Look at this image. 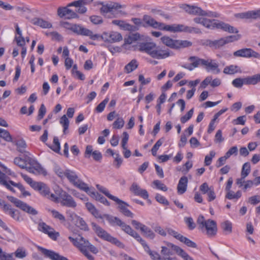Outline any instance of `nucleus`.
Returning <instances> with one entry per match:
<instances>
[{
    "instance_id": "16",
    "label": "nucleus",
    "mask_w": 260,
    "mask_h": 260,
    "mask_svg": "<svg viewBox=\"0 0 260 260\" xmlns=\"http://www.w3.org/2000/svg\"><path fill=\"white\" fill-rule=\"evenodd\" d=\"M130 190L135 195L140 196L144 199H148V193L146 189L141 188L137 184L133 183L130 188Z\"/></svg>"
},
{
    "instance_id": "51",
    "label": "nucleus",
    "mask_w": 260,
    "mask_h": 260,
    "mask_svg": "<svg viewBox=\"0 0 260 260\" xmlns=\"http://www.w3.org/2000/svg\"><path fill=\"white\" fill-rule=\"evenodd\" d=\"M51 149L55 152L58 153L60 151V146L59 140L57 137H55L53 139V144L51 147Z\"/></svg>"
},
{
    "instance_id": "3",
    "label": "nucleus",
    "mask_w": 260,
    "mask_h": 260,
    "mask_svg": "<svg viewBox=\"0 0 260 260\" xmlns=\"http://www.w3.org/2000/svg\"><path fill=\"white\" fill-rule=\"evenodd\" d=\"M7 198L9 201L13 203L16 207L19 208L27 213L32 215L38 214V212L35 208L17 198L13 196H7Z\"/></svg>"
},
{
    "instance_id": "58",
    "label": "nucleus",
    "mask_w": 260,
    "mask_h": 260,
    "mask_svg": "<svg viewBox=\"0 0 260 260\" xmlns=\"http://www.w3.org/2000/svg\"><path fill=\"white\" fill-rule=\"evenodd\" d=\"M21 176L23 178V179L29 184L34 189L35 188V186L37 185L39 182H35L32 180V179L28 177L27 175L21 173Z\"/></svg>"
},
{
    "instance_id": "11",
    "label": "nucleus",
    "mask_w": 260,
    "mask_h": 260,
    "mask_svg": "<svg viewBox=\"0 0 260 260\" xmlns=\"http://www.w3.org/2000/svg\"><path fill=\"white\" fill-rule=\"evenodd\" d=\"M204 59H202L198 56H192L188 58V60L190 62V64H184L182 67L189 71L193 70L194 68H198L199 66H203Z\"/></svg>"
},
{
    "instance_id": "30",
    "label": "nucleus",
    "mask_w": 260,
    "mask_h": 260,
    "mask_svg": "<svg viewBox=\"0 0 260 260\" xmlns=\"http://www.w3.org/2000/svg\"><path fill=\"white\" fill-rule=\"evenodd\" d=\"M74 186L84 191L90 196H92V192H94L93 189H91L88 187L87 184L83 182L80 179H78V180L74 184Z\"/></svg>"
},
{
    "instance_id": "37",
    "label": "nucleus",
    "mask_w": 260,
    "mask_h": 260,
    "mask_svg": "<svg viewBox=\"0 0 260 260\" xmlns=\"http://www.w3.org/2000/svg\"><path fill=\"white\" fill-rule=\"evenodd\" d=\"M221 229L225 235H228L232 232V224L228 220L223 222L221 224Z\"/></svg>"
},
{
    "instance_id": "13",
    "label": "nucleus",
    "mask_w": 260,
    "mask_h": 260,
    "mask_svg": "<svg viewBox=\"0 0 260 260\" xmlns=\"http://www.w3.org/2000/svg\"><path fill=\"white\" fill-rule=\"evenodd\" d=\"M39 226L40 231L48 234L49 237L53 240H55L59 235L58 232H56L52 228L44 222L40 223Z\"/></svg>"
},
{
    "instance_id": "45",
    "label": "nucleus",
    "mask_w": 260,
    "mask_h": 260,
    "mask_svg": "<svg viewBox=\"0 0 260 260\" xmlns=\"http://www.w3.org/2000/svg\"><path fill=\"white\" fill-rule=\"evenodd\" d=\"M250 172V165L249 162H245L242 167L241 176L246 177Z\"/></svg>"
},
{
    "instance_id": "12",
    "label": "nucleus",
    "mask_w": 260,
    "mask_h": 260,
    "mask_svg": "<svg viewBox=\"0 0 260 260\" xmlns=\"http://www.w3.org/2000/svg\"><path fill=\"white\" fill-rule=\"evenodd\" d=\"M181 8H182L186 12L189 14L200 16H211L206 12L198 7L190 6L188 5H184L181 7Z\"/></svg>"
},
{
    "instance_id": "50",
    "label": "nucleus",
    "mask_w": 260,
    "mask_h": 260,
    "mask_svg": "<svg viewBox=\"0 0 260 260\" xmlns=\"http://www.w3.org/2000/svg\"><path fill=\"white\" fill-rule=\"evenodd\" d=\"M115 5L107 4L103 6L101 8L100 11L102 14H106L109 12H111L114 9Z\"/></svg>"
},
{
    "instance_id": "27",
    "label": "nucleus",
    "mask_w": 260,
    "mask_h": 260,
    "mask_svg": "<svg viewBox=\"0 0 260 260\" xmlns=\"http://www.w3.org/2000/svg\"><path fill=\"white\" fill-rule=\"evenodd\" d=\"M30 167H27L24 169H26L27 171L31 173H39L44 175H46L47 172L45 170L42 168L39 164L37 163L35 161V165H30Z\"/></svg>"
},
{
    "instance_id": "29",
    "label": "nucleus",
    "mask_w": 260,
    "mask_h": 260,
    "mask_svg": "<svg viewBox=\"0 0 260 260\" xmlns=\"http://www.w3.org/2000/svg\"><path fill=\"white\" fill-rule=\"evenodd\" d=\"M187 183V177L182 176L181 177L177 185V192L179 194H182L186 191Z\"/></svg>"
},
{
    "instance_id": "33",
    "label": "nucleus",
    "mask_w": 260,
    "mask_h": 260,
    "mask_svg": "<svg viewBox=\"0 0 260 260\" xmlns=\"http://www.w3.org/2000/svg\"><path fill=\"white\" fill-rule=\"evenodd\" d=\"M80 35L85 36L89 37L90 39L92 40H99L100 35L98 34H93V32L82 26Z\"/></svg>"
},
{
    "instance_id": "56",
    "label": "nucleus",
    "mask_w": 260,
    "mask_h": 260,
    "mask_svg": "<svg viewBox=\"0 0 260 260\" xmlns=\"http://www.w3.org/2000/svg\"><path fill=\"white\" fill-rule=\"evenodd\" d=\"M215 155V152L214 151H211L209 155H207L205 157V165L206 166H209L213 158Z\"/></svg>"
},
{
    "instance_id": "26",
    "label": "nucleus",
    "mask_w": 260,
    "mask_h": 260,
    "mask_svg": "<svg viewBox=\"0 0 260 260\" xmlns=\"http://www.w3.org/2000/svg\"><path fill=\"white\" fill-rule=\"evenodd\" d=\"M206 44L207 46L215 49H218L226 44L224 38L214 41L207 40L206 41Z\"/></svg>"
},
{
    "instance_id": "21",
    "label": "nucleus",
    "mask_w": 260,
    "mask_h": 260,
    "mask_svg": "<svg viewBox=\"0 0 260 260\" xmlns=\"http://www.w3.org/2000/svg\"><path fill=\"white\" fill-rule=\"evenodd\" d=\"M70 217L72 220H74V223L81 230L85 231H87L89 230V228L87 224L82 218L76 215L74 213L71 214Z\"/></svg>"
},
{
    "instance_id": "20",
    "label": "nucleus",
    "mask_w": 260,
    "mask_h": 260,
    "mask_svg": "<svg viewBox=\"0 0 260 260\" xmlns=\"http://www.w3.org/2000/svg\"><path fill=\"white\" fill-rule=\"evenodd\" d=\"M123 231L126 234L134 237L138 242H139L142 245L143 248L146 247V246L148 245L146 241L143 240L136 232L133 230L129 225H127L125 229H123Z\"/></svg>"
},
{
    "instance_id": "52",
    "label": "nucleus",
    "mask_w": 260,
    "mask_h": 260,
    "mask_svg": "<svg viewBox=\"0 0 260 260\" xmlns=\"http://www.w3.org/2000/svg\"><path fill=\"white\" fill-rule=\"evenodd\" d=\"M3 138L7 142H12V137L8 131L2 129L0 134V139Z\"/></svg>"
},
{
    "instance_id": "28",
    "label": "nucleus",
    "mask_w": 260,
    "mask_h": 260,
    "mask_svg": "<svg viewBox=\"0 0 260 260\" xmlns=\"http://www.w3.org/2000/svg\"><path fill=\"white\" fill-rule=\"evenodd\" d=\"M34 189L39 191L42 195L49 198L50 189L45 183L39 182Z\"/></svg>"
},
{
    "instance_id": "8",
    "label": "nucleus",
    "mask_w": 260,
    "mask_h": 260,
    "mask_svg": "<svg viewBox=\"0 0 260 260\" xmlns=\"http://www.w3.org/2000/svg\"><path fill=\"white\" fill-rule=\"evenodd\" d=\"M38 249L47 258L51 260H69L66 257L60 255L52 250H48L40 246H38Z\"/></svg>"
},
{
    "instance_id": "61",
    "label": "nucleus",
    "mask_w": 260,
    "mask_h": 260,
    "mask_svg": "<svg viewBox=\"0 0 260 260\" xmlns=\"http://www.w3.org/2000/svg\"><path fill=\"white\" fill-rule=\"evenodd\" d=\"M15 255L16 257L23 258L26 256L27 254L26 251L23 248H19L16 250Z\"/></svg>"
},
{
    "instance_id": "36",
    "label": "nucleus",
    "mask_w": 260,
    "mask_h": 260,
    "mask_svg": "<svg viewBox=\"0 0 260 260\" xmlns=\"http://www.w3.org/2000/svg\"><path fill=\"white\" fill-rule=\"evenodd\" d=\"M138 66V63L136 59H133L125 66L124 70L127 73H130L136 70Z\"/></svg>"
},
{
    "instance_id": "6",
    "label": "nucleus",
    "mask_w": 260,
    "mask_h": 260,
    "mask_svg": "<svg viewBox=\"0 0 260 260\" xmlns=\"http://www.w3.org/2000/svg\"><path fill=\"white\" fill-rule=\"evenodd\" d=\"M100 40L112 43L121 41L122 37L119 32L116 31L104 32L102 35H100Z\"/></svg>"
},
{
    "instance_id": "44",
    "label": "nucleus",
    "mask_w": 260,
    "mask_h": 260,
    "mask_svg": "<svg viewBox=\"0 0 260 260\" xmlns=\"http://www.w3.org/2000/svg\"><path fill=\"white\" fill-rule=\"evenodd\" d=\"M145 251L149 254L153 260H160V256L156 252L152 251L149 246L147 245L144 248Z\"/></svg>"
},
{
    "instance_id": "7",
    "label": "nucleus",
    "mask_w": 260,
    "mask_h": 260,
    "mask_svg": "<svg viewBox=\"0 0 260 260\" xmlns=\"http://www.w3.org/2000/svg\"><path fill=\"white\" fill-rule=\"evenodd\" d=\"M203 67L205 68L207 72H211L216 74L220 72L218 63L216 62L215 60L211 58L204 59Z\"/></svg>"
},
{
    "instance_id": "46",
    "label": "nucleus",
    "mask_w": 260,
    "mask_h": 260,
    "mask_svg": "<svg viewBox=\"0 0 260 260\" xmlns=\"http://www.w3.org/2000/svg\"><path fill=\"white\" fill-rule=\"evenodd\" d=\"M241 196L242 193L240 190L237 191L236 193H235L233 191H229V192H228L226 195V198L229 200H237L239 199L241 197Z\"/></svg>"
},
{
    "instance_id": "23",
    "label": "nucleus",
    "mask_w": 260,
    "mask_h": 260,
    "mask_svg": "<svg viewBox=\"0 0 260 260\" xmlns=\"http://www.w3.org/2000/svg\"><path fill=\"white\" fill-rule=\"evenodd\" d=\"M168 246L171 247L177 253V254L181 256L184 260H194L180 247L171 243H168Z\"/></svg>"
},
{
    "instance_id": "53",
    "label": "nucleus",
    "mask_w": 260,
    "mask_h": 260,
    "mask_svg": "<svg viewBox=\"0 0 260 260\" xmlns=\"http://www.w3.org/2000/svg\"><path fill=\"white\" fill-rule=\"evenodd\" d=\"M153 184L155 186L156 188L158 189L164 191H166L168 190V187L160 181L156 180L153 181Z\"/></svg>"
},
{
    "instance_id": "17",
    "label": "nucleus",
    "mask_w": 260,
    "mask_h": 260,
    "mask_svg": "<svg viewBox=\"0 0 260 260\" xmlns=\"http://www.w3.org/2000/svg\"><path fill=\"white\" fill-rule=\"evenodd\" d=\"M104 217L112 225H118L121 228V229L123 231V229L127 226V224L120 220L117 217H114L109 214H104Z\"/></svg>"
},
{
    "instance_id": "34",
    "label": "nucleus",
    "mask_w": 260,
    "mask_h": 260,
    "mask_svg": "<svg viewBox=\"0 0 260 260\" xmlns=\"http://www.w3.org/2000/svg\"><path fill=\"white\" fill-rule=\"evenodd\" d=\"M96 187L100 191H101V192L104 193L106 196H107L110 199H111L114 201H119V199H118L117 197H116L115 196H114L111 194L109 193L108 189L106 188H105V187L102 186L99 184H97L96 185Z\"/></svg>"
},
{
    "instance_id": "48",
    "label": "nucleus",
    "mask_w": 260,
    "mask_h": 260,
    "mask_svg": "<svg viewBox=\"0 0 260 260\" xmlns=\"http://www.w3.org/2000/svg\"><path fill=\"white\" fill-rule=\"evenodd\" d=\"M179 241L182 243H184L188 247L196 248L197 246L196 243L191 241L187 238L184 237L183 236H182V237H181V238Z\"/></svg>"
},
{
    "instance_id": "5",
    "label": "nucleus",
    "mask_w": 260,
    "mask_h": 260,
    "mask_svg": "<svg viewBox=\"0 0 260 260\" xmlns=\"http://www.w3.org/2000/svg\"><path fill=\"white\" fill-rule=\"evenodd\" d=\"M236 57H242L245 58L254 57L260 59V54L255 52L251 48H242L239 49L233 53Z\"/></svg>"
},
{
    "instance_id": "14",
    "label": "nucleus",
    "mask_w": 260,
    "mask_h": 260,
    "mask_svg": "<svg viewBox=\"0 0 260 260\" xmlns=\"http://www.w3.org/2000/svg\"><path fill=\"white\" fill-rule=\"evenodd\" d=\"M142 21L145 23L143 24L144 27L151 26L154 28L161 29L164 23L155 21L152 17L148 15H144Z\"/></svg>"
},
{
    "instance_id": "40",
    "label": "nucleus",
    "mask_w": 260,
    "mask_h": 260,
    "mask_svg": "<svg viewBox=\"0 0 260 260\" xmlns=\"http://www.w3.org/2000/svg\"><path fill=\"white\" fill-rule=\"evenodd\" d=\"M17 146V150L20 153H28L25 151L26 147V144L25 141L23 139L18 140L15 143Z\"/></svg>"
},
{
    "instance_id": "35",
    "label": "nucleus",
    "mask_w": 260,
    "mask_h": 260,
    "mask_svg": "<svg viewBox=\"0 0 260 260\" xmlns=\"http://www.w3.org/2000/svg\"><path fill=\"white\" fill-rule=\"evenodd\" d=\"M223 72L225 74H234L238 72H241L240 68L236 65H230L224 68Z\"/></svg>"
},
{
    "instance_id": "24",
    "label": "nucleus",
    "mask_w": 260,
    "mask_h": 260,
    "mask_svg": "<svg viewBox=\"0 0 260 260\" xmlns=\"http://www.w3.org/2000/svg\"><path fill=\"white\" fill-rule=\"evenodd\" d=\"M194 22L199 24H201L204 26L213 29V25L216 22V20H210L203 17H196L193 19Z\"/></svg>"
},
{
    "instance_id": "39",
    "label": "nucleus",
    "mask_w": 260,
    "mask_h": 260,
    "mask_svg": "<svg viewBox=\"0 0 260 260\" xmlns=\"http://www.w3.org/2000/svg\"><path fill=\"white\" fill-rule=\"evenodd\" d=\"M92 198L95 199L96 200L99 201L101 203H103L104 205L109 206L110 203L104 197L102 196L100 194H99L97 192L94 191V192H92V196H91Z\"/></svg>"
},
{
    "instance_id": "1",
    "label": "nucleus",
    "mask_w": 260,
    "mask_h": 260,
    "mask_svg": "<svg viewBox=\"0 0 260 260\" xmlns=\"http://www.w3.org/2000/svg\"><path fill=\"white\" fill-rule=\"evenodd\" d=\"M142 42H139L137 45L138 50L145 52L153 58L158 59L166 58L170 56L168 51L162 50L157 46L153 42L148 41V37H146Z\"/></svg>"
},
{
    "instance_id": "62",
    "label": "nucleus",
    "mask_w": 260,
    "mask_h": 260,
    "mask_svg": "<svg viewBox=\"0 0 260 260\" xmlns=\"http://www.w3.org/2000/svg\"><path fill=\"white\" fill-rule=\"evenodd\" d=\"M226 44L238 41L241 38L240 35H231L224 37Z\"/></svg>"
},
{
    "instance_id": "41",
    "label": "nucleus",
    "mask_w": 260,
    "mask_h": 260,
    "mask_svg": "<svg viewBox=\"0 0 260 260\" xmlns=\"http://www.w3.org/2000/svg\"><path fill=\"white\" fill-rule=\"evenodd\" d=\"M143 235L147 238L153 239L155 237V233L148 227L145 226L141 231Z\"/></svg>"
},
{
    "instance_id": "59",
    "label": "nucleus",
    "mask_w": 260,
    "mask_h": 260,
    "mask_svg": "<svg viewBox=\"0 0 260 260\" xmlns=\"http://www.w3.org/2000/svg\"><path fill=\"white\" fill-rule=\"evenodd\" d=\"M166 233L167 232L168 234L173 236L174 238L177 239L178 240H180L181 237H182V235L180 234L178 232H176L174 230L170 228H166Z\"/></svg>"
},
{
    "instance_id": "22",
    "label": "nucleus",
    "mask_w": 260,
    "mask_h": 260,
    "mask_svg": "<svg viewBox=\"0 0 260 260\" xmlns=\"http://www.w3.org/2000/svg\"><path fill=\"white\" fill-rule=\"evenodd\" d=\"M112 23L114 25L119 26L121 29L124 30L135 31L139 29L138 26L131 25L123 20H114L112 21Z\"/></svg>"
},
{
    "instance_id": "18",
    "label": "nucleus",
    "mask_w": 260,
    "mask_h": 260,
    "mask_svg": "<svg viewBox=\"0 0 260 260\" xmlns=\"http://www.w3.org/2000/svg\"><path fill=\"white\" fill-rule=\"evenodd\" d=\"M220 28L229 33L237 34L239 31L236 28L230 25V24L225 23L223 22H218L216 20V22H215V24L213 25V28Z\"/></svg>"
},
{
    "instance_id": "32",
    "label": "nucleus",
    "mask_w": 260,
    "mask_h": 260,
    "mask_svg": "<svg viewBox=\"0 0 260 260\" xmlns=\"http://www.w3.org/2000/svg\"><path fill=\"white\" fill-rule=\"evenodd\" d=\"M64 177H66L69 182L73 185L79 179L78 176L74 171L69 169L65 170Z\"/></svg>"
},
{
    "instance_id": "9",
    "label": "nucleus",
    "mask_w": 260,
    "mask_h": 260,
    "mask_svg": "<svg viewBox=\"0 0 260 260\" xmlns=\"http://www.w3.org/2000/svg\"><path fill=\"white\" fill-rule=\"evenodd\" d=\"M201 229L206 231V234L209 237L214 236L217 232L216 223L213 220L208 219Z\"/></svg>"
},
{
    "instance_id": "15",
    "label": "nucleus",
    "mask_w": 260,
    "mask_h": 260,
    "mask_svg": "<svg viewBox=\"0 0 260 260\" xmlns=\"http://www.w3.org/2000/svg\"><path fill=\"white\" fill-rule=\"evenodd\" d=\"M14 163L20 168L24 169V168H26L27 164L30 165H35V160L32 158L27 156H25V159L17 157L14 158Z\"/></svg>"
},
{
    "instance_id": "54",
    "label": "nucleus",
    "mask_w": 260,
    "mask_h": 260,
    "mask_svg": "<svg viewBox=\"0 0 260 260\" xmlns=\"http://www.w3.org/2000/svg\"><path fill=\"white\" fill-rule=\"evenodd\" d=\"M124 124V121L122 117H118L113 124V128L116 129L121 128Z\"/></svg>"
},
{
    "instance_id": "64",
    "label": "nucleus",
    "mask_w": 260,
    "mask_h": 260,
    "mask_svg": "<svg viewBox=\"0 0 260 260\" xmlns=\"http://www.w3.org/2000/svg\"><path fill=\"white\" fill-rule=\"evenodd\" d=\"M109 101L108 98H106L104 101H103L101 103H100L98 106L95 108V110L98 113H101L105 109L106 105L108 103Z\"/></svg>"
},
{
    "instance_id": "2",
    "label": "nucleus",
    "mask_w": 260,
    "mask_h": 260,
    "mask_svg": "<svg viewBox=\"0 0 260 260\" xmlns=\"http://www.w3.org/2000/svg\"><path fill=\"white\" fill-rule=\"evenodd\" d=\"M91 225L92 230L99 238L114 244L118 247H121L123 246V244L117 238L112 237L102 227L94 222H92Z\"/></svg>"
},
{
    "instance_id": "19",
    "label": "nucleus",
    "mask_w": 260,
    "mask_h": 260,
    "mask_svg": "<svg viewBox=\"0 0 260 260\" xmlns=\"http://www.w3.org/2000/svg\"><path fill=\"white\" fill-rule=\"evenodd\" d=\"M123 231L126 234L134 237L138 242H139L142 245L143 248L146 247V246L148 245L146 241L143 240L136 232L133 230L129 225H127L125 229H123Z\"/></svg>"
},
{
    "instance_id": "55",
    "label": "nucleus",
    "mask_w": 260,
    "mask_h": 260,
    "mask_svg": "<svg viewBox=\"0 0 260 260\" xmlns=\"http://www.w3.org/2000/svg\"><path fill=\"white\" fill-rule=\"evenodd\" d=\"M50 211L54 218L58 219L60 221L62 222H64L66 221L64 216L62 214L60 213L59 212L55 210H51Z\"/></svg>"
},
{
    "instance_id": "42",
    "label": "nucleus",
    "mask_w": 260,
    "mask_h": 260,
    "mask_svg": "<svg viewBox=\"0 0 260 260\" xmlns=\"http://www.w3.org/2000/svg\"><path fill=\"white\" fill-rule=\"evenodd\" d=\"M192 43L187 40H176L175 49L191 46Z\"/></svg>"
},
{
    "instance_id": "10",
    "label": "nucleus",
    "mask_w": 260,
    "mask_h": 260,
    "mask_svg": "<svg viewBox=\"0 0 260 260\" xmlns=\"http://www.w3.org/2000/svg\"><path fill=\"white\" fill-rule=\"evenodd\" d=\"M59 198L61 200L60 203L62 205L68 207L75 208L77 204L71 196L66 192L62 191L59 194Z\"/></svg>"
},
{
    "instance_id": "43",
    "label": "nucleus",
    "mask_w": 260,
    "mask_h": 260,
    "mask_svg": "<svg viewBox=\"0 0 260 260\" xmlns=\"http://www.w3.org/2000/svg\"><path fill=\"white\" fill-rule=\"evenodd\" d=\"M60 123L63 126V133L64 134H66V131L68 129L69 125V120L68 118L67 117L66 115H63L60 119L59 120Z\"/></svg>"
},
{
    "instance_id": "25",
    "label": "nucleus",
    "mask_w": 260,
    "mask_h": 260,
    "mask_svg": "<svg viewBox=\"0 0 260 260\" xmlns=\"http://www.w3.org/2000/svg\"><path fill=\"white\" fill-rule=\"evenodd\" d=\"M117 204H118V208L120 211L125 216L129 217H133V213L129 210L127 207L128 206V204L126 202L119 199V201H115Z\"/></svg>"
},
{
    "instance_id": "49",
    "label": "nucleus",
    "mask_w": 260,
    "mask_h": 260,
    "mask_svg": "<svg viewBox=\"0 0 260 260\" xmlns=\"http://www.w3.org/2000/svg\"><path fill=\"white\" fill-rule=\"evenodd\" d=\"M8 214L10 215L14 220L17 221H21L22 220V218L21 217L20 215V212L15 209L10 211V212L8 213Z\"/></svg>"
},
{
    "instance_id": "57",
    "label": "nucleus",
    "mask_w": 260,
    "mask_h": 260,
    "mask_svg": "<svg viewBox=\"0 0 260 260\" xmlns=\"http://www.w3.org/2000/svg\"><path fill=\"white\" fill-rule=\"evenodd\" d=\"M232 84L237 88H241L243 84H245L244 78H236L232 81Z\"/></svg>"
},
{
    "instance_id": "4",
    "label": "nucleus",
    "mask_w": 260,
    "mask_h": 260,
    "mask_svg": "<svg viewBox=\"0 0 260 260\" xmlns=\"http://www.w3.org/2000/svg\"><path fill=\"white\" fill-rule=\"evenodd\" d=\"M68 238L81 252L87 249V246L89 245V242L80 235L74 234L73 236H69Z\"/></svg>"
},
{
    "instance_id": "47",
    "label": "nucleus",
    "mask_w": 260,
    "mask_h": 260,
    "mask_svg": "<svg viewBox=\"0 0 260 260\" xmlns=\"http://www.w3.org/2000/svg\"><path fill=\"white\" fill-rule=\"evenodd\" d=\"M152 228L153 230L160 235L165 237L167 235L166 230L162 229L159 224H153L152 225Z\"/></svg>"
},
{
    "instance_id": "31",
    "label": "nucleus",
    "mask_w": 260,
    "mask_h": 260,
    "mask_svg": "<svg viewBox=\"0 0 260 260\" xmlns=\"http://www.w3.org/2000/svg\"><path fill=\"white\" fill-rule=\"evenodd\" d=\"M31 22L35 25L39 26L44 28H49L52 27L51 23L40 18H34L32 19Z\"/></svg>"
},
{
    "instance_id": "63",
    "label": "nucleus",
    "mask_w": 260,
    "mask_h": 260,
    "mask_svg": "<svg viewBox=\"0 0 260 260\" xmlns=\"http://www.w3.org/2000/svg\"><path fill=\"white\" fill-rule=\"evenodd\" d=\"M193 113V108L190 109L187 113L184 116L181 117L180 121L182 123H185L188 120H189L192 116Z\"/></svg>"
},
{
    "instance_id": "60",
    "label": "nucleus",
    "mask_w": 260,
    "mask_h": 260,
    "mask_svg": "<svg viewBox=\"0 0 260 260\" xmlns=\"http://www.w3.org/2000/svg\"><path fill=\"white\" fill-rule=\"evenodd\" d=\"M68 12H70V9L66 7H59L57 10V14L61 17H65Z\"/></svg>"
},
{
    "instance_id": "38",
    "label": "nucleus",
    "mask_w": 260,
    "mask_h": 260,
    "mask_svg": "<svg viewBox=\"0 0 260 260\" xmlns=\"http://www.w3.org/2000/svg\"><path fill=\"white\" fill-rule=\"evenodd\" d=\"M161 40L162 43L166 46L175 49L176 40H173L170 37L166 36L162 37Z\"/></svg>"
}]
</instances>
